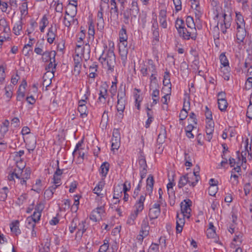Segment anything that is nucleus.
I'll list each match as a JSON object with an SVG mask.
<instances>
[{"label":"nucleus","instance_id":"obj_1","mask_svg":"<svg viewBox=\"0 0 252 252\" xmlns=\"http://www.w3.org/2000/svg\"><path fill=\"white\" fill-rule=\"evenodd\" d=\"M192 205V202L190 199H185L181 203V213L177 214L176 220V231L177 232H182L183 226L185 224V219L186 218L189 219L190 217L191 209L190 206Z\"/></svg>","mask_w":252,"mask_h":252},{"label":"nucleus","instance_id":"obj_2","mask_svg":"<svg viewBox=\"0 0 252 252\" xmlns=\"http://www.w3.org/2000/svg\"><path fill=\"white\" fill-rule=\"evenodd\" d=\"M31 170L29 168H26L24 170L20 169L14 170L8 176L9 181H14L21 185L26 187L27 180L30 178Z\"/></svg>","mask_w":252,"mask_h":252},{"label":"nucleus","instance_id":"obj_3","mask_svg":"<svg viewBox=\"0 0 252 252\" xmlns=\"http://www.w3.org/2000/svg\"><path fill=\"white\" fill-rule=\"evenodd\" d=\"M99 61L104 68L109 70H113L116 63L115 56L113 51L109 49L103 52L99 58Z\"/></svg>","mask_w":252,"mask_h":252},{"label":"nucleus","instance_id":"obj_4","mask_svg":"<svg viewBox=\"0 0 252 252\" xmlns=\"http://www.w3.org/2000/svg\"><path fill=\"white\" fill-rule=\"evenodd\" d=\"M75 53L77 58H83L85 61H88L90 58V45L88 44H86L85 46H82L81 44H76Z\"/></svg>","mask_w":252,"mask_h":252},{"label":"nucleus","instance_id":"obj_5","mask_svg":"<svg viewBox=\"0 0 252 252\" xmlns=\"http://www.w3.org/2000/svg\"><path fill=\"white\" fill-rule=\"evenodd\" d=\"M85 147L84 143H78L73 152L74 158H76V162L78 164L81 163L83 161L85 154V152L83 151L85 150Z\"/></svg>","mask_w":252,"mask_h":252},{"label":"nucleus","instance_id":"obj_6","mask_svg":"<svg viewBox=\"0 0 252 252\" xmlns=\"http://www.w3.org/2000/svg\"><path fill=\"white\" fill-rule=\"evenodd\" d=\"M117 98V109L118 112H120L119 117L122 119L123 116V113L125 109L126 101L125 92L122 90L119 91Z\"/></svg>","mask_w":252,"mask_h":252},{"label":"nucleus","instance_id":"obj_7","mask_svg":"<svg viewBox=\"0 0 252 252\" xmlns=\"http://www.w3.org/2000/svg\"><path fill=\"white\" fill-rule=\"evenodd\" d=\"M150 226L148 218L146 217L142 221L139 234L137 236V239L142 242L144 238L149 234Z\"/></svg>","mask_w":252,"mask_h":252},{"label":"nucleus","instance_id":"obj_8","mask_svg":"<svg viewBox=\"0 0 252 252\" xmlns=\"http://www.w3.org/2000/svg\"><path fill=\"white\" fill-rule=\"evenodd\" d=\"M77 13V9L75 8L73 11H72L71 14H69L67 11H65V16L63 19V23L64 25L67 28L74 24H77L78 21L77 19H75L74 17Z\"/></svg>","mask_w":252,"mask_h":252},{"label":"nucleus","instance_id":"obj_9","mask_svg":"<svg viewBox=\"0 0 252 252\" xmlns=\"http://www.w3.org/2000/svg\"><path fill=\"white\" fill-rule=\"evenodd\" d=\"M244 149L242 150L241 152V158H240V161L241 164L243 165L244 163L246 162L247 158L249 160H251L252 158L251 154V144L249 143H244Z\"/></svg>","mask_w":252,"mask_h":252},{"label":"nucleus","instance_id":"obj_10","mask_svg":"<svg viewBox=\"0 0 252 252\" xmlns=\"http://www.w3.org/2000/svg\"><path fill=\"white\" fill-rule=\"evenodd\" d=\"M104 213L105 211L104 207H98L92 212L90 216V219L94 222L99 221L101 220Z\"/></svg>","mask_w":252,"mask_h":252},{"label":"nucleus","instance_id":"obj_11","mask_svg":"<svg viewBox=\"0 0 252 252\" xmlns=\"http://www.w3.org/2000/svg\"><path fill=\"white\" fill-rule=\"evenodd\" d=\"M160 203L157 202L154 204L150 208L148 216L151 221L157 219L159 216L160 213Z\"/></svg>","mask_w":252,"mask_h":252},{"label":"nucleus","instance_id":"obj_12","mask_svg":"<svg viewBox=\"0 0 252 252\" xmlns=\"http://www.w3.org/2000/svg\"><path fill=\"white\" fill-rule=\"evenodd\" d=\"M198 170L199 167H196V171L194 170L192 173L187 174L188 184L192 187H194L199 180L200 177Z\"/></svg>","mask_w":252,"mask_h":252},{"label":"nucleus","instance_id":"obj_13","mask_svg":"<svg viewBox=\"0 0 252 252\" xmlns=\"http://www.w3.org/2000/svg\"><path fill=\"white\" fill-rule=\"evenodd\" d=\"M146 197V193L142 194L140 195L138 199L136 201V202L134 205V211L133 212L139 214L141 212L144 208V201Z\"/></svg>","mask_w":252,"mask_h":252},{"label":"nucleus","instance_id":"obj_14","mask_svg":"<svg viewBox=\"0 0 252 252\" xmlns=\"http://www.w3.org/2000/svg\"><path fill=\"white\" fill-rule=\"evenodd\" d=\"M44 208V204L42 203H38L35 208L33 214L31 216L33 219V221L38 222L40 220L41 212Z\"/></svg>","mask_w":252,"mask_h":252},{"label":"nucleus","instance_id":"obj_15","mask_svg":"<svg viewBox=\"0 0 252 252\" xmlns=\"http://www.w3.org/2000/svg\"><path fill=\"white\" fill-rule=\"evenodd\" d=\"M108 96L107 87L106 86H101L99 88L98 102L103 104L105 103Z\"/></svg>","mask_w":252,"mask_h":252},{"label":"nucleus","instance_id":"obj_16","mask_svg":"<svg viewBox=\"0 0 252 252\" xmlns=\"http://www.w3.org/2000/svg\"><path fill=\"white\" fill-rule=\"evenodd\" d=\"M85 221L82 220L80 221L78 225L77 232L75 236V239L78 241L82 238L83 233L86 230V227L85 225Z\"/></svg>","mask_w":252,"mask_h":252},{"label":"nucleus","instance_id":"obj_17","mask_svg":"<svg viewBox=\"0 0 252 252\" xmlns=\"http://www.w3.org/2000/svg\"><path fill=\"white\" fill-rule=\"evenodd\" d=\"M193 32L192 30L189 29V30L186 28H184V31H181V33H179L180 36H182L184 39L186 40H189V38H191L192 39L195 40L196 37V30L195 31V34H192Z\"/></svg>","mask_w":252,"mask_h":252},{"label":"nucleus","instance_id":"obj_18","mask_svg":"<svg viewBox=\"0 0 252 252\" xmlns=\"http://www.w3.org/2000/svg\"><path fill=\"white\" fill-rule=\"evenodd\" d=\"M223 23L221 24V31L224 33L226 32V30L230 28L231 26V18L230 16H227L225 13L223 14Z\"/></svg>","mask_w":252,"mask_h":252},{"label":"nucleus","instance_id":"obj_19","mask_svg":"<svg viewBox=\"0 0 252 252\" xmlns=\"http://www.w3.org/2000/svg\"><path fill=\"white\" fill-rule=\"evenodd\" d=\"M236 30V38L238 42L241 43L243 42L246 35V31L245 29V27H237Z\"/></svg>","mask_w":252,"mask_h":252},{"label":"nucleus","instance_id":"obj_20","mask_svg":"<svg viewBox=\"0 0 252 252\" xmlns=\"http://www.w3.org/2000/svg\"><path fill=\"white\" fill-rule=\"evenodd\" d=\"M220 63L224 67L223 71L224 73L228 72L230 70V66L229 65V62L227 60L225 53H222L220 56Z\"/></svg>","mask_w":252,"mask_h":252},{"label":"nucleus","instance_id":"obj_21","mask_svg":"<svg viewBox=\"0 0 252 252\" xmlns=\"http://www.w3.org/2000/svg\"><path fill=\"white\" fill-rule=\"evenodd\" d=\"M159 22L160 25L162 28L166 29L167 27V23L166 21V10L165 9H161L160 10L159 14Z\"/></svg>","mask_w":252,"mask_h":252},{"label":"nucleus","instance_id":"obj_22","mask_svg":"<svg viewBox=\"0 0 252 252\" xmlns=\"http://www.w3.org/2000/svg\"><path fill=\"white\" fill-rule=\"evenodd\" d=\"M56 55V53L55 51H46L42 54V61L44 62L52 60L55 61Z\"/></svg>","mask_w":252,"mask_h":252},{"label":"nucleus","instance_id":"obj_23","mask_svg":"<svg viewBox=\"0 0 252 252\" xmlns=\"http://www.w3.org/2000/svg\"><path fill=\"white\" fill-rule=\"evenodd\" d=\"M50 71H46L43 76V86L46 87H48L52 82V78L54 77V74H52Z\"/></svg>","mask_w":252,"mask_h":252},{"label":"nucleus","instance_id":"obj_24","mask_svg":"<svg viewBox=\"0 0 252 252\" xmlns=\"http://www.w3.org/2000/svg\"><path fill=\"white\" fill-rule=\"evenodd\" d=\"M56 28H53L52 26L48 30V32L47 34V41L50 44H52L54 42V41L56 36Z\"/></svg>","mask_w":252,"mask_h":252},{"label":"nucleus","instance_id":"obj_25","mask_svg":"<svg viewBox=\"0 0 252 252\" xmlns=\"http://www.w3.org/2000/svg\"><path fill=\"white\" fill-rule=\"evenodd\" d=\"M103 8L100 6V10L98 11L97 15V25L98 27V28L102 30L104 28V20L103 18Z\"/></svg>","mask_w":252,"mask_h":252},{"label":"nucleus","instance_id":"obj_26","mask_svg":"<svg viewBox=\"0 0 252 252\" xmlns=\"http://www.w3.org/2000/svg\"><path fill=\"white\" fill-rule=\"evenodd\" d=\"M50 239L46 238L39 246V251L40 252H49L50 251Z\"/></svg>","mask_w":252,"mask_h":252},{"label":"nucleus","instance_id":"obj_27","mask_svg":"<svg viewBox=\"0 0 252 252\" xmlns=\"http://www.w3.org/2000/svg\"><path fill=\"white\" fill-rule=\"evenodd\" d=\"M152 31L153 32V34L154 36V38L156 40L158 39L159 37V32H158V25L157 20V19H153L152 21Z\"/></svg>","mask_w":252,"mask_h":252},{"label":"nucleus","instance_id":"obj_28","mask_svg":"<svg viewBox=\"0 0 252 252\" xmlns=\"http://www.w3.org/2000/svg\"><path fill=\"white\" fill-rule=\"evenodd\" d=\"M235 14L237 27H245V22L242 14L240 12H236Z\"/></svg>","mask_w":252,"mask_h":252},{"label":"nucleus","instance_id":"obj_29","mask_svg":"<svg viewBox=\"0 0 252 252\" xmlns=\"http://www.w3.org/2000/svg\"><path fill=\"white\" fill-rule=\"evenodd\" d=\"M104 185L105 183L103 180L100 181L94 189V192L96 194L97 196L102 197L103 196V193H101V192Z\"/></svg>","mask_w":252,"mask_h":252},{"label":"nucleus","instance_id":"obj_30","mask_svg":"<svg viewBox=\"0 0 252 252\" xmlns=\"http://www.w3.org/2000/svg\"><path fill=\"white\" fill-rule=\"evenodd\" d=\"M10 229L12 232L15 233L16 235L21 233L19 229V221L17 220L12 221L10 224Z\"/></svg>","mask_w":252,"mask_h":252},{"label":"nucleus","instance_id":"obj_31","mask_svg":"<svg viewBox=\"0 0 252 252\" xmlns=\"http://www.w3.org/2000/svg\"><path fill=\"white\" fill-rule=\"evenodd\" d=\"M154 181L153 176L151 175H149L147 179V185H146V191L147 193L150 194L152 192L153 189Z\"/></svg>","mask_w":252,"mask_h":252},{"label":"nucleus","instance_id":"obj_32","mask_svg":"<svg viewBox=\"0 0 252 252\" xmlns=\"http://www.w3.org/2000/svg\"><path fill=\"white\" fill-rule=\"evenodd\" d=\"M163 84L164 86L168 87L169 93H171V84L170 82V73L168 71H166L164 73L163 77Z\"/></svg>","mask_w":252,"mask_h":252},{"label":"nucleus","instance_id":"obj_33","mask_svg":"<svg viewBox=\"0 0 252 252\" xmlns=\"http://www.w3.org/2000/svg\"><path fill=\"white\" fill-rule=\"evenodd\" d=\"M186 24L189 29L192 30V34H195V31L196 30L195 28V25L192 17L189 16L186 18Z\"/></svg>","mask_w":252,"mask_h":252},{"label":"nucleus","instance_id":"obj_34","mask_svg":"<svg viewBox=\"0 0 252 252\" xmlns=\"http://www.w3.org/2000/svg\"><path fill=\"white\" fill-rule=\"evenodd\" d=\"M80 220L75 217L73 218L69 226V230L71 233H73L75 230H77L78 225Z\"/></svg>","mask_w":252,"mask_h":252},{"label":"nucleus","instance_id":"obj_35","mask_svg":"<svg viewBox=\"0 0 252 252\" xmlns=\"http://www.w3.org/2000/svg\"><path fill=\"white\" fill-rule=\"evenodd\" d=\"M237 153L238 155V160L237 161V165L236 167H234V168L232 169L231 173H233L238 174L239 175H241L240 173H241V166H243V165L241 164V162L240 161V157H239V152L238 151L237 152Z\"/></svg>","mask_w":252,"mask_h":252},{"label":"nucleus","instance_id":"obj_36","mask_svg":"<svg viewBox=\"0 0 252 252\" xmlns=\"http://www.w3.org/2000/svg\"><path fill=\"white\" fill-rule=\"evenodd\" d=\"M128 9L131 11L132 17L135 18L139 11L137 2L133 1L131 3V8Z\"/></svg>","mask_w":252,"mask_h":252},{"label":"nucleus","instance_id":"obj_37","mask_svg":"<svg viewBox=\"0 0 252 252\" xmlns=\"http://www.w3.org/2000/svg\"><path fill=\"white\" fill-rule=\"evenodd\" d=\"M109 169V164L108 162H105L101 164L100 167L99 172L102 177H106V175L108 173Z\"/></svg>","mask_w":252,"mask_h":252},{"label":"nucleus","instance_id":"obj_38","mask_svg":"<svg viewBox=\"0 0 252 252\" xmlns=\"http://www.w3.org/2000/svg\"><path fill=\"white\" fill-rule=\"evenodd\" d=\"M184 21L183 20L177 18L175 22V27L177 29L179 33H181V31H184Z\"/></svg>","mask_w":252,"mask_h":252},{"label":"nucleus","instance_id":"obj_39","mask_svg":"<svg viewBox=\"0 0 252 252\" xmlns=\"http://www.w3.org/2000/svg\"><path fill=\"white\" fill-rule=\"evenodd\" d=\"M119 52L123 63L125 64L127 59L128 49L119 48Z\"/></svg>","mask_w":252,"mask_h":252},{"label":"nucleus","instance_id":"obj_40","mask_svg":"<svg viewBox=\"0 0 252 252\" xmlns=\"http://www.w3.org/2000/svg\"><path fill=\"white\" fill-rule=\"evenodd\" d=\"M15 163L16 166L14 170L20 169V170H22L26 169V163L21 159H15Z\"/></svg>","mask_w":252,"mask_h":252},{"label":"nucleus","instance_id":"obj_41","mask_svg":"<svg viewBox=\"0 0 252 252\" xmlns=\"http://www.w3.org/2000/svg\"><path fill=\"white\" fill-rule=\"evenodd\" d=\"M56 65L57 64L55 63V61H50L49 64L47 66H46L45 69L47 71H50L52 72V74H54Z\"/></svg>","mask_w":252,"mask_h":252},{"label":"nucleus","instance_id":"obj_42","mask_svg":"<svg viewBox=\"0 0 252 252\" xmlns=\"http://www.w3.org/2000/svg\"><path fill=\"white\" fill-rule=\"evenodd\" d=\"M218 107L221 111L225 110L227 107V102L226 99H218Z\"/></svg>","mask_w":252,"mask_h":252},{"label":"nucleus","instance_id":"obj_43","mask_svg":"<svg viewBox=\"0 0 252 252\" xmlns=\"http://www.w3.org/2000/svg\"><path fill=\"white\" fill-rule=\"evenodd\" d=\"M188 184V180L187 179V174L180 177L178 182V187L179 188L181 189L185 185Z\"/></svg>","mask_w":252,"mask_h":252},{"label":"nucleus","instance_id":"obj_44","mask_svg":"<svg viewBox=\"0 0 252 252\" xmlns=\"http://www.w3.org/2000/svg\"><path fill=\"white\" fill-rule=\"evenodd\" d=\"M138 215V214L134 212H132L127 219L126 222L127 224L130 225H133L134 224L135 220L137 218Z\"/></svg>","mask_w":252,"mask_h":252},{"label":"nucleus","instance_id":"obj_45","mask_svg":"<svg viewBox=\"0 0 252 252\" xmlns=\"http://www.w3.org/2000/svg\"><path fill=\"white\" fill-rule=\"evenodd\" d=\"M124 18V23L126 24H128L129 23V18H131L132 20L133 17H132V14L131 11H130L128 9L126 10L123 13Z\"/></svg>","mask_w":252,"mask_h":252},{"label":"nucleus","instance_id":"obj_46","mask_svg":"<svg viewBox=\"0 0 252 252\" xmlns=\"http://www.w3.org/2000/svg\"><path fill=\"white\" fill-rule=\"evenodd\" d=\"M8 192V189L7 187H3L0 190V200L4 201L6 200L7 197V193Z\"/></svg>","mask_w":252,"mask_h":252},{"label":"nucleus","instance_id":"obj_47","mask_svg":"<svg viewBox=\"0 0 252 252\" xmlns=\"http://www.w3.org/2000/svg\"><path fill=\"white\" fill-rule=\"evenodd\" d=\"M22 29V22L21 21H19L14 25L13 31L15 34L16 35H20V32Z\"/></svg>","mask_w":252,"mask_h":252},{"label":"nucleus","instance_id":"obj_48","mask_svg":"<svg viewBox=\"0 0 252 252\" xmlns=\"http://www.w3.org/2000/svg\"><path fill=\"white\" fill-rule=\"evenodd\" d=\"M9 124V122L7 120H5L2 123L0 129V132L1 134H4L8 131Z\"/></svg>","mask_w":252,"mask_h":252},{"label":"nucleus","instance_id":"obj_49","mask_svg":"<svg viewBox=\"0 0 252 252\" xmlns=\"http://www.w3.org/2000/svg\"><path fill=\"white\" fill-rule=\"evenodd\" d=\"M78 111L80 113L81 117L83 118L87 116L88 111L86 105L83 106H78Z\"/></svg>","mask_w":252,"mask_h":252},{"label":"nucleus","instance_id":"obj_50","mask_svg":"<svg viewBox=\"0 0 252 252\" xmlns=\"http://www.w3.org/2000/svg\"><path fill=\"white\" fill-rule=\"evenodd\" d=\"M20 12L22 16H26L28 14V3L27 2H24L20 7Z\"/></svg>","mask_w":252,"mask_h":252},{"label":"nucleus","instance_id":"obj_51","mask_svg":"<svg viewBox=\"0 0 252 252\" xmlns=\"http://www.w3.org/2000/svg\"><path fill=\"white\" fill-rule=\"evenodd\" d=\"M112 140L115 142H120V133L118 129H114L113 130Z\"/></svg>","mask_w":252,"mask_h":252},{"label":"nucleus","instance_id":"obj_52","mask_svg":"<svg viewBox=\"0 0 252 252\" xmlns=\"http://www.w3.org/2000/svg\"><path fill=\"white\" fill-rule=\"evenodd\" d=\"M111 5L113 6L111 8V13H112V11H113L114 13L116 15V17L117 19L118 18V8L117 7L116 1H115L114 0H110Z\"/></svg>","mask_w":252,"mask_h":252},{"label":"nucleus","instance_id":"obj_53","mask_svg":"<svg viewBox=\"0 0 252 252\" xmlns=\"http://www.w3.org/2000/svg\"><path fill=\"white\" fill-rule=\"evenodd\" d=\"M40 24L42 25V26L40 28V31L41 32H43L44 29L48 24V19L45 15H44L41 19L40 21Z\"/></svg>","mask_w":252,"mask_h":252},{"label":"nucleus","instance_id":"obj_54","mask_svg":"<svg viewBox=\"0 0 252 252\" xmlns=\"http://www.w3.org/2000/svg\"><path fill=\"white\" fill-rule=\"evenodd\" d=\"M228 140L230 141H234L236 137V132L232 127L228 129Z\"/></svg>","mask_w":252,"mask_h":252},{"label":"nucleus","instance_id":"obj_55","mask_svg":"<svg viewBox=\"0 0 252 252\" xmlns=\"http://www.w3.org/2000/svg\"><path fill=\"white\" fill-rule=\"evenodd\" d=\"M240 176V175H239L238 174L231 173L230 179L231 183L233 186H236L238 184V178Z\"/></svg>","mask_w":252,"mask_h":252},{"label":"nucleus","instance_id":"obj_56","mask_svg":"<svg viewBox=\"0 0 252 252\" xmlns=\"http://www.w3.org/2000/svg\"><path fill=\"white\" fill-rule=\"evenodd\" d=\"M95 33L94 26L92 21L89 22L88 34L89 36H92L94 38Z\"/></svg>","mask_w":252,"mask_h":252},{"label":"nucleus","instance_id":"obj_57","mask_svg":"<svg viewBox=\"0 0 252 252\" xmlns=\"http://www.w3.org/2000/svg\"><path fill=\"white\" fill-rule=\"evenodd\" d=\"M109 248V243L107 240H104V243L100 246L98 252H106Z\"/></svg>","mask_w":252,"mask_h":252},{"label":"nucleus","instance_id":"obj_58","mask_svg":"<svg viewBox=\"0 0 252 252\" xmlns=\"http://www.w3.org/2000/svg\"><path fill=\"white\" fill-rule=\"evenodd\" d=\"M138 163L140 167V169L147 168V165L146 159L144 157L141 156L139 158Z\"/></svg>","mask_w":252,"mask_h":252},{"label":"nucleus","instance_id":"obj_59","mask_svg":"<svg viewBox=\"0 0 252 252\" xmlns=\"http://www.w3.org/2000/svg\"><path fill=\"white\" fill-rule=\"evenodd\" d=\"M214 129L210 128H206V140L210 141L213 137V133L214 132Z\"/></svg>","mask_w":252,"mask_h":252},{"label":"nucleus","instance_id":"obj_60","mask_svg":"<svg viewBox=\"0 0 252 252\" xmlns=\"http://www.w3.org/2000/svg\"><path fill=\"white\" fill-rule=\"evenodd\" d=\"M175 6V10L178 12L182 9V1L181 0H172Z\"/></svg>","mask_w":252,"mask_h":252},{"label":"nucleus","instance_id":"obj_61","mask_svg":"<svg viewBox=\"0 0 252 252\" xmlns=\"http://www.w3.org/2000/svg\"><path fill=\"white\" fill-rule=\"evenodd\" d=\"M36 222H37L33 221V218H31V216L28 217L26 219V223L27 224L28 227H31L33 228Z\"/></svg>","mask_w":252,"mask_h":252},{"label":"nucleus","instance_id":"obj_62","mask_svg":"<svg viewBox=\"0 0 252 252\" xmlns=\"http://www.w3.org/2000/svg\"><path fill=\"white\" fill-rule=\"evenodd\" d=\"M252 88V76L249 77L247 78L245 85L246 90H249Z\"/></svg>","mask_w":252,"mask_h":252},{"label":"nucleus","instance_id":"obj_63","mask_svg":"<svg viewBox=\"0 0 252 252\" xmlns=\"http://www.w3.org/2000/svg\"><path fill=\"white\" fill-rule=\"evenodd\" d=\"M25 96V92L24 91H22V89L19 88L18 91L17 92V101H22L23 98Z\"/></svg>","mask_w":252,"mask_h":252},{"label":"nucleus","instance_id":"obj_64","mask_svg":"<svg viewBox=\"0 0 252 252\" xmlns=\"http://www.w3.org/2000/svg\"><path fill=\"white\" fill-rule=\"evenodd\" d=\"M148 252H158V245L155 243H152L149 249Z\"/></svg>","mask_w":252,"mask_h":252}]
</instances>
